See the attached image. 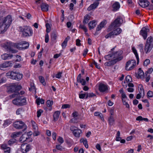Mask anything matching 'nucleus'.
I'll list each match as a JSON object with an SVG mask.
<instances>
[{
	"instance_id": "f257e3e1",
	"label": "nucleus",
	"mask_w": 153,
	"mask_h": 153,
	"mask_svg": "<svg viewBox=\"0 0 153 153\" xmlns=\"http://www.w3.org/2000/svg\"><path fill=\"white\" fill-rule=\"evenodd\" d=\"M122 53L123 51H122L119 50L114 52L111 54L106 56H105V58L106 60H108L113 59L117 62L123 59Z\"/></svg>"
},
{
	"instance_id": "f03ea898",
	"label": "nucleus",
	"mask_w": 153,
	"mask_h": 153,
	"mask_svg": "<svg viewBox=\"0 0 153 153\" xmlns=\"http://www.w3.org/2000/svg\"><path fill=\"white\" fill-rule=\"evenodd\" d=\"M6 76L8 78L17 80H19L22 78L23 75L19 73L9 71L6 74Z\"/></svg>"
},
{
	"instance_id": "7ed1b4c3",
	"label": "nucleus",
	"mask_w": 153,
	"mask_h": 153,
	"mask_svg": "<svg viewBox=\"0 0 153 153\" xmlns=\"http://www.w3.org/2000/svg\"><path fill=\"white\" fill-rule=\"evenodd\" d=\"M115 27H111V31L105 36L106 39L111 38L114 36H117L120 34L122 32L121 29L118 27L117 28H114Z\"/></svg>"
},
{
	"instance_id": "20e7f679",
	"label": "nucleus",
	"mask_w": 153,
	"mask_h": 153,
	"mask_svg": "<svg viewBox=\"0 0 153 153\" xmlns=\"http://www.w3.org/2000/svg\"><path fill=\"white\" fill-rule=\"evenodd\" d=\"M21 32L22 33V35L24 37L31 36L33 33V30L29 27L25 26L23 27H19Z\"/></svg>"
},
{
	"instance_id": "39448f33",
	"label": "nucleus",
	"mask_w": 153,
	"mask_h": 153,
	"mask_svg": "<svg viewBox=\"0 0 153 153\" xmlns=\"http://www.w3.org/2000/svg\"><path fill=\"white\" fill-rule=\"evenodd\" d=\"M152 38L151 36L149 37L147 39L145 47V51L146 53L149 52L153 47V44L152 43Z\"/></svg>"
},
{
	"instance_id": "423d86ee",
	"label": "nucleus",
	"mask_w": 153,
	"mask_h": 153,
	"mask_svg": "<svg viewBox=\"0 0 153 153\" xmlns=\"http://www.w3.org/2000/svg\"><path fill=\"white\" fill-rule=\"evenodd\" d=\"M123 22V19L120 17H118L117 19H115L114 22H113L111 24V25L108 29L107 30V32H110V31L111 30V27H119Z\"/></svg>"
},
{
	"instance_id": "0eeeda50",
	"label": "nucleus",
	"mask_w": 153,
	"mask_h": 153,
	"mask_svg": "<svg viewBox=\"0 0 153 153\" xmlns=\"http://www.w3.org/2000/svg\"><path fill=\"white\" fill-rule=\"evenodd\" d=\"M21 88L22 87L20 85L15 83H12L8 87L7 90L8 92L11 93L16 91L20 90Z\"/></svg>"
},
{
	"instance_id": "6e6552de",
	"label": "nucleus",
	"mask_w": 153,
	"mask_h": 153,
	"mask_svg": "<svg viewBox=\"0 0 153 153\" xmlns=\"http://www.w3.org/2000/svg\"><path fill=\"white\" fill-rule=\"evenodd\" d=\"M13 19L10 15H8L3 18L1 22L10 27L12 24Z\"/></svg>"
},
{
	"instance_id": "1a4fd4ad",
	"label": "nucleus",
	"mask_w": 153,
	"mask_h": 153,
	"mask_svg": "<svg viewBox=\"0 0 153 153\" xmlns=\"http://www.w3.org/2000/svg\"><path fill=\"white\" fill-rule=\"evenodd\" d=\"M136 65V62L134 60H130L127 61L126 64L125 69L127 71H130L133 69Z\"/></svg>"
},
{
	"instance_id": "9d476101",
	"label": "nucleus",
	"mask_w": 153,
	"mask_h": 153,
	"mask_svg": "<svg viewBox=\"0 0 153 153\" xmlns=\"http://www.w3.org/2000/svg\"><path fill=\"white\" fill-rule=\"evenodd\" d=\"M12 45L14 46V47L20 50L23 49H26L29 46L28 43L25 42L23 43H17L16 44H12Z\"/></svg>"
},
{
	"instance_id": "9b49d317",
	"label": "nucleus",
	"mask_w": 153,
	"mask_h": 153,
	"mask_svg": "<svg viewBox=\"0 0 153 153\" xmlns=\"http://www.w3.org/2000/svg\"><path fill=\"white\" fill-rule=\"evenodd\" d=\"M31 149V146L30 145L23 143L21 146V151L22 153H27Z\"/></svg>"
},
{
	"instance_id": "f8f14e48",
	"label": "nucleus",
	"mask_w": 153,
	"mask_h": 153,
	"mask_svg": "<svg viewBox=\"0 0 153 153\" xmlns=\"http://www.w3.org/2000/svg\"><path fill=\"white\" fill-rule=\"evenodd\" d=\"M149 31V29L145 27H143L140 31V34L143 37L144 39H146L147 36V33Z\"/></svg>"
},
{
	"instance_id": "ddd939ff",
	"label": "nucleus",
	"mask_w": 153,
	"mask_h": 153,
	"mask_svg": "<svg viewBox=\"0 0 153 153\" xmlns=\"http://www.w3.org/2000/svg\"><path fill=\"white\" fill-rule=\"evenodd\" d=\"M71 129L72 131L74 136L77 137H79L80 134L82 132V131L80 129H78L74 127H71Z\"/></svg>"
},
{
	"instance_id": "4468645a",
	"label": "nucleus",
	"mask_w": 153,
	"mask_h": 153,
	"mask_svg": "<svg viewBox=\"0 0 153 153\" xmlns=\"http://www.w3.org/2000/svg\"><path fill=\"white\" fill-rule=\"evenodd\" d=\"M98 89L101 92H105L108 90V85L103 83H100L98 86Z\"/></svg>"
},
{
	"instance_id": "2eb2a0df",
	"label": "nucleus",
	"mask_w": 153,
	"mask_h": 153,
	"mask_svg": "<svg viewBox=\"0 0 153 153\" xmlns=\"http://www.w3.org/2000/svg\"><path fill=\"white\" fill-rule=\"evenodd\" d=\"M9 27L5 24L3 23L0 21V34L4 33L8 28Z\"/></svg>"
},
{
	"instance_id": "dca6fc26",
	"label": "nucleus",
	"mask_w": 153,
	"mask_h": 153,
	"mask_svg": "<svg viewBox=\"0 0 153 153\" xmlns=\"http://www.w3.org/2000/svg\"><path fill=\"white\" fill-rule=\"evenodd\" d=\"M24 125V123L21 121H16L13 123L14 127L17 129L22 128Z\"/></svg>"
},
{
	"instance_id": "f3484780",
	"label": "nucleus",
	"mask_w": 153,
	"mask_h": 153,
	"mask_svg": "<svg viewBox=\"0 0 153 153\" xmlns=\"http://www.w3.org/2000/svg\"><path fill=\"white\" fill-rule=\"evenodd\" d=\"M139 88H140L139 93L136 96V98L138 99H140L141 96H143L144 95V91L143 86L141 85H140Z\"/></svg>"
},
{
	"instance_id": "a211bd4d",
	"label": "nucleus",
	"mask_w": 153,
	"mask_h": 153,
	"mask_svg": "<svg viewBox=\"0 0 153 153\" xmlns=\"http://www.w3.org/2000/svg\"><path fill=\"white\" fill-rule=\"evenodd\" d=\"M12 64L13 63L11 61L6 62L0 65V69L3 70L4 68L12 66Z\"/></svg>"
},
{
	"instance_id": "6ab92c4d",
	"label": "nucleus",
	"mask_w": 153,
	"mask_h": 153,
	"mask_svg": "<svg viewBox=\"0 0 153 153\" xmlns=\"http://www.w3.org/2000/svg\"><path fill=\"white\" fill-rule=\"evenodd\" d=\"M149 2L146 0H141L139 3L140 5L143 7H147L149 5Z\"/></svg>"
},
{
	"instance_id": "aec40b11",
	"label": "nucleus",
	"mask_w": 153,
	"mask_h": 153,
	"mask_svg": "<svg viewBox=\"0 0 153 153\" xmlns=\"http://www.w3.org/2000/svg\"><path fill=\"white\" fill-rule=\"evenodd\" d=\"M107 23V21L105 20H104L101 22L100 24L98 25L96 28L97 31H99L104 27Z\"/></svg>"
},
{
	"instance_id": "412c9836",
	"label": "nucleus",
	"mask_w": 153,
	"mask_h": 153,
	"mask_svg": "<svg viewBox=\"0 0 153 153\" xmlns=\"http://www.w3.org/2000/svg\"><path fill=\"white\" fill-rule=\"evenodd\" d=\"M1 147V149L4 150V153H10V148L7 147L6 144H3L2 145Z\"/></svg>"
},
{
	"instance_id": "4be33fe9",
	"label": "nucleus",
	"mask_w": 153,
	"mask_h": 153,
	"mask_svg": "<svg viewBox=\"0 0 153 153\" xmlns=\"http://www.w3.org/2000/svg\"><path fill=\"white\" fill-rule=\"evenodd\" d=\"M120 7V5L119 3L115 2L112 5V10L114 11H116L119 9Z\"/></svg>"
},
{
	"instance_id": "5701e85b",
	"label": "nucleus",
	"mask_w": 153,
	"mask_h": 153,
	"mask_svg": "<svg viewBox=\"0 0 153 153\" xmlns=\"http://www.w3.org/2000/svg\"><path fill=\"white\" fill-rule=\"evenodd\" d=\"M30 136L27 134H24L20 137V141L22 143L24 142L29 138Z\"/></svg>"
},
{
	"instance_id": "b1692460",
	"label": "nucleus",
	"mask_w": 153,
	"mask_h": 153,
	"mask_svg": "<svg viewBox=\"0 0 153 153\" xmlns=\"http://www.w3.org/2000/svg\"><path fill=\"white\" fill-rule=\"evenodd\" d=\"M98 2H95L91 4L88 8L87 10L90 11L92 10L95 9L99 5Z\"/></svg>"
},
{
	"instance_id": "393cba45",
	"label": "nucleus",
	"mask_w": 153,
	"mask_h": 153,
	"mask_svg": "<svg viewBox=\"0 0 153 153\" xmlns=\"http://www.w3.org/2000/svg\"><path fill=\"white\" fill-rule=\"evenodd\" d=\"M97 22L95 20H93L88 23V27L90 29L94 28L96 26Z\"/></svg>"
},
{
	"instance_id": "a878e982",
	"label": "nucleus",
	"mask_w": 153,
	"mask_h": 153,
	"mask_svg": "<svg viewBox=\"0 0 153 153\" xmlns=\"http://www.w3.org/2000/svg\"><path fill=\"white\" fill-rule=\"evenodd\" d=\"M13 55L7 53H5L1 55V57L2 59L4 60L9 59L13 57Z\"/></svg>"
},
{
	"instance_id": "bb28decb",
	"label": "nucleus",
	"mask_w": 153,
	"mask_h": 153,
	"mask_svg": "<svg viewBox=\"0 0 153 153\" xmlns=\"http://www.w3.org/2000/svg\"><path fill=\"white\" fill-rule=\"evenodd\" d=\"M60 114V112L58 111H56L54 113L53 117V120L54 121H56L58 120Z\"/></svg>"
},
{
	"instance_id": "cd10ccee",
	"label": "nucleus",
	"mask_w": 153,
	"mask_h": 153,
	"mask_svg": "<svg viewBox=\"0 0 153 153\" xmlns=\"http://www.w3.org/2000/svg\"><path fill=\"white\" fill-rule=\"evenodd\" d=\"M20 105H25L26 103V100L25 98L23 97H19Z\"/></svg>"
},
{
	"instance_id": "c85d7f7f",
	"label": "nucleus",
	"mask_w": 153,
	"mask_h": 153,
	"mask_svg": "<svg viewBox=\"0 0 153 153\" xmlns=\"http://www.w3.org/2000/svg\"><path fill=\"white\" fill-rule=\"evenodd\" d=\"M41 10L43 11H47L48 10V5L46 4L43 3L41 6Z\"/></svg>"
},
{
	"instance_id": "c756f323",
	"label": "nucleus",
	"mask_w": 153,
	"mask_h": 153,
	"mask_svg": "<svg viewBox=\"0 0 153 153\" xmlns=\"http://www.w3.org/2000/svg\"><path fill=\"white\" fill-rule=\"evenodd\" d=\"M70 37L68 36L65 39L63 42L62 44V46L63 48H65L67 46L68 41L70 39Z\"/></svg>"
},
{
	"instance_id": "7c9ffc66",
	"label": "nucleus",
	"mask_w": 153,
	"mask_h": 153,
	"mask_svg": "<svg viewBox=\"0 0 153 153\" xmlns=\"http://www.w3.org/2000/svg\"><path fill=\"white\" fill-rule=\"evenodd\" d=\"M4 122L3 124V126L4 127H6L12 123V121L10 119L5 120H4Z\"/></svg>"
},
{
	"instance_id": "2f4dec72",
	"label": "nucleus",
	"mask_w": 153,
	"mask_h": 153,
	"mask_svg": "<svg viewBox=\"0 0 153 153\" xmlns=\"http://www.w3.org/2000/svg\"><path fill=\"white\" fill-rule=\"evenodd\" d=\"M31 124L33 130H38V128L36 122L33 120H31Z\"/></svg>"
},
{
	"instance_id": "473e14b6",
	"label": "nucleus",
	"mask_w": 153,
	"mask_h": 153,
	"mask_svg": "<svg viewBox=\"0 0 153 153\" xmlns=\"http://www.w3.org/2000/svg\"><path fill=\"white\" fill-rule=\"evenodd\" d=\"M108 121L109 124L110 125H113L114 123L115 120L114 117L112 116H110L108 119Z\"/></svg>"
},
{
	"instance_id": "72a5a7b5",
	"label": "nucleus",
	"mask_w": 153,
	"mask_h": 153,
	"mask_svg": "<svg viewBox=\"0 0 153 153\" xmlns=\"http://www.w3.org/2000/svg\"><path fill=\"white\" fill-rule=\"evenodd\" d=\"M80 142L81 143H82L85 146V147L87 149L88 147V146L87 143V141L86 139H84L83 138H81Z\"/></svg>"
},
{
	"instance_id": "f704fd0d",
	"label": "nucleus",
	"mask_w": 153,
	"mask_h": 153,
	"mask_svg": "<svg viewBox=\"0 0 153 153\" xmlns=\"http://www.w3.org/2000/svg\"><path fill=\"white\" fill-rule=\"evenodd\" d=\"M13 104L16 105H20L19 104V97L13 99L12 101Z\"/></svg>"
},
{
	"instance_id": "c9c22d12",
	"label": "nucleus",
	"mask_w": 153,
	"mask_h": 153,
	"mask_svg": "<svg viewBox=\"0 0 153 153\" xmlns=\"http://www.w3.org/2000/svg\"><path fill=\"white\" fill-rule=\"evenodd\" d=\"M117 62L114 60H111L110 61L105 63V65L108 66H110L115 64Z\"/></svg>"
},
{
	"instance_id": "e433bc0d",
	"label": "nucleus",
	"mask_w": 153,
	"mask_h": 153,
	"mask_svg": "<svg viewBox=\"0 0 153 153\" xmlns=\"http://www.w3.org/2000/svg\"><path fill=\"white\" fill-rule=\"evenodd\" d=\"M132 50L135 56L136 57L137 60V62H138L139 60V58L137 51L134 47H132Z\"/></svg>"
},
{
	"instance_id": "4c0bfd02",
	"label": "nucleus",
	"mask_w": 153,
	"mask_h": 153,
	"mask_svg": "<svg viewBox=\"0 0 153 153\" xmlns=\"http://www.w3.org/2000/svg\"><path fill=\"white\" fill-rule=\"evenodd\" d=\"M95 116L99 117L102 120L104 121V119L102 114L99 112H96L94 113Z\"/></svg>"
},
{
	"instance_id": "58836bf2",
	"label": "nucleus",
	"mask_w": 153,
	"mask_h": 153,
	"mask_svg": "<svg viewBox=\"0 0 153 153\" xmlns=\"http://www.w3.org/2000/svg\"><path fill=\"white\" fill-rule=\"evenodd\" d=\"M90 19V17L88 15L85 16L84 17L83 21V23L84 24H85L88 23Z\"/></svg>"
},
{
	"instance_id": "ea45409f",
	"label": "nucleus",
	"mask_w": 153,
	"mask_h": 153,
	"mask_svg": "<svg viewBox=\"0 0 153 153\" xmlns=\"http://www.w3.org/2000/svg\"><path fill=\"white\" fill-rule=\"evenodd\" d=\"M36 102L38 105H39L40 103L43 104L44 103V100L42 99L38 98L36 100Z\"/></svg>"
},
{
	"instance_id": "a19ab883",
	"label": "nucleus",
	"mask_w": 153,
	"mask_h": 153,
	"mask_svg": "<svg viewBox=\"0 0 153 153\" xmlns=\"http://www.w3.org/2000/svg\"><path fill=\"white\" fill-rule=\"evenodd\" d=\"M78 114L76 112H75L73 113L72 115L74 117V118L72 119L71 120V122L72 123H76L75 121H74L75 120V117H77L78 116Z\"/></svg>"
},
{
	"instance_id": "79ce46f5",
	"label": "nucleus",
	"mask_w": 153,
	"mask_h": 153,
	"mask_svg": "<svg viewBox=\"0 0 153 153\" xmlns=\"http://www.w3.org/2000/svg\"><path fill=\"white\" fill-rule=\"evenodd\" d=\"M39 79L40 82L43 85H45L46 84L45 82L44 78L42 76H39Z\"/></svg>"
},
{
	"instance_id": "37998d69",
	"label": "nucleus",
	"mask_w": 153,
	"mask_h": 153,
	"mask_svg": "<svg viewBox=\"0 0 153 153\" xmlns=\"http://www.w3.org/2000/svg\"><path fill=\"white\" fill-rule=\"evenodd\" d=\"M79 27L80 28L83 30L86 35H88V33L87 32V29L86 27L84 25H81L79 26Z\"/></svg>"
},
{
	"instance_id": "c03bdc74",
	"label": "nucleus",
	"mask_w": 153,
	"mask_h": 153,
	"mask_svg": "<svg viewBox=\"0 0 153 153\" xmlns=\"http://www.w3.org/2000/svg\"><path fill=\"white\" fill-rule=\"evenodd\" d=\"M138 75L140 78H142L143 77L144 73L143 72L139 69V71L138 72Z\"/></svg>"
},
{
	"instance_id": "a18cd8bd",
	"label": "nucleus",
	"mask_w": 153,
	"mask_h": 153,
	"mask_svg": "<svg viewBox=\"0 0 153 153\" xmlns=\"http://www.w3.org/2000/svg\"><path fill=\"white\" fill-rule=\"evenodd\" d=\"M131 77L130 75L127 76L126 77V81L127 82H130L132 81Z\"/></svg>"
},
{
	"instance_id": "49530a36",
	"label": "nucleus",
	"mask_w": 153,
	"mask_h": 153,
	"mask_svg": "<svg viewBox=\"0 0 153 153\" xmlns=\"http://www.w3.org/2000/svg\"><path fill=\"white\" fill-rule=\"evenodd\" d=\"M122 101L123 105H125L126 108H129L130 106L129 105L125 99H122Z\"/></svg>"
},
{
	"instance_id": "de8ad7c7",
	"label": "nucleus",
	"mask_w": 153,
	"mask_h": 153,
	"mask_svg": "<svg viewBox=\"0 0 153 153\" xmlns=\"http://www.w3.org/2000/svg\"><path fill=\"white\" fill-rule=\"evenodd\" d=\"M120 132L119 131L117 132L116 135V140L117 141H120L121 139V138L120 137Z\"/></svg>"
},
{
	"instance_id": "09e8293b",
	"label": "nucleus",
	"mask_w": 153,
	"mask_h": 153,
	"mask_svg": "<svg viewBox=\"0 0 153 153\" xmlns=\"http://www.w3.org/2000/svg\"><path fill=\"white\" fill-rule=\"evenodd\" d=\"M46 32L47 33H49L51 30V26L50 25L48 24L47 23L46 24Z\"/></svg>"
},
{
	"instance_id": "8fccbe9b",
	"label": "nucleus",
	"mask_w": 153,
	"mask_h": 153,
	"mask_svg": "<svg viewBox=\"0 0 153 153\" xmlns=\"http://www.w3.org/2000/svg\"><path fill=\"white\" fill-rule=\"evenodd\" d=\"M16 142V140L14 139H12L10 140L8 142V144L9 145H11Z\"/></svg>"
},
{
	"instance_id": "3c124183",
	"label": "nucleus",
	"mask_w": 153,
	"mask_h": 153,
	"mask_svg": "<svg viewBox=\"0 0 153 153\" xmlns=\"http://www.w3.org/2000/svg\"><path fill=\"white\" fill-rule=\"evenodd\" d=\"M57 140L58 142L60 144H62L64 142V140L63 138L61 137H59L57 139Z\"/></svg>"
},
{
	"instance_id": "603ef678",
	"label": "nucleus",
	"mask_w": 153,
	"mask_h": 153,
	"mask_svg": "<svg viewBox=\"0 0 153 153\" xmlns=\"http://www.w3.org/2000/svg\"><path fill=\"white\" fill-rule=\"evenodd\" d=\"M53 101H50V100H48L47 102V106L48 107H51V106L53 104Z\"/></svg>"
},
{
	"instance_id": "864d4df0",
	"label": "nucleus",
	"mask_w": 153,
	"mask_h": 153,
	"mask_svg": "<svg viewBox=\"0 0 153 153\" xmlns=\"http://www.w3.org/2000/svg\"><path fill=\"white\" fill-rule=\"evenodd\" d=\"M23 112V110L22 108H19L16 111V114L17 115L21 114Z\"/></svg>"
},
{
	"instance_id": "5fc2aeb1",
	"label": "nucleus",
	"mask_w": 153,
	"mask_h": 153,
	"mask_svg": "<svg viewBox=\"0 0 153 153\" xmlns=\"http://www.w3.org/2000/svg\"><path fill=\"white\" fill-rule=\"evenodd\" d=\"M148 97H152L153 96V92L151 91H149L147 93Z\"/></svg>"
},
{
	"instance_id": "6e6d98bb",
	"label": "nucleus",
	"mask_w": 153,
	"mask_h": 153,
	"mask_svg": "<svg viewBox=\"0 0 153 153\" xmlns=\"http://www.w3.org/2000/svg\"><path fill=\"white\" fill-rule=\"evenodd\" d=\"M150 63V60L149 59H146L143 63V65L145 66H147Z\"/></svg>"
},
{
	"instance_id": "4d7b16f0",
	"label": "nucleus",
	"mask_w": 153,
	"mask_h": 153,
	"mask_svg": "<svg viewBox=\"0 0 153 153\" xmlns=\"http://www.w3.org/2000/svg\"><path fill=\"white\" fill-rule=\"evenodd\" d=\"M78 82L80 83L83 85H85L86 82L85 80L83 79H81L77 81Z\"/></svg>"
},
{
	"instance_id": "13d9d810",
	"label": "nucleus",
	"mask_w": 153,
	"mask_h": 153,
	"mask_svg": "<svg viewBox=\"0 0 153 153\" xmlns=\"http://www.w3.org/2000/svg\"><path fill=\"white\" fill-rule=\"evenodd\" d=\"M20 134V132H14L12 134L13 137H16L19 136Z\"/></svg>"
},
{
	"instance_id": "bf43d9fd",
	"label": "nucleus",
	"mask_w": 153,
	"mask_h": 153,
	"mask_svg": "<svg viewBox=\"0 0 153 153\" xmlns=\"http://www.w3.org/2000/svg\"><path fill=\"white\" fill-rule=\"evenodd\" d=\"M70 107V105L68 104H64L62 106V108L65 109Z\"/></svg>"
},
{
	"instance_id": "052dcab7",
	"label": "nucleus",
	"mask_w": 153,
	"mask_h": 153,
	"mask_svg": "<svg viewBox=\"0 0 153 153\" xmlns=\"http://www.w3.org/2000/svg\"><path fill=\"white\" fill-rule=\"evenodd\" d=\"M43 112V111L40 109L39 110L37 111V117H39L41 115L42 113Z\"/></svg>"
},
{
	"instance_id": "680f3d73",
	"label": "nucleus",
	"mask_w": 153,
	"mask_h": 153,
	"mask_svg": "<svg viewBox=\"0 0 153 153\" xmlns=\"http://www.w3.org/2000/svg\"><path fill=\"white\" fill-rule=\"evenodd\" d=\"M62 72H59L56 74V77L58 79L61 78L62 77Z\"/></svg>"
},
{
	"instance_id": "e2e57ef3",
	"label": "nucleus",
	"mask_w": 153,
	"mask_h": 153,
	"mask_svg": "<svg viewBox=\"0 0 153 153\" xmlns=\"http://www.w3.org/2000/svg\"><path fill=\"white\" fill-rule=\"evenodd\" d=\"M96 96V95L93 93H90L87 94V97H92Z\"/></svg>"
},
{
	"instance_id": "0e129e2a",
	"label": "nucleus",
	"mask_w": 153,
	"mask_h": 153,
	"mask_svg": "<svg viewBox=\"0 0 153 153\" xmlns=\"http://www.w3.org/2000/svg\"><path fill=\"white\" fill-rule=\"evenodd\" d=\"M34 131L33 132V135L34 136H36L39 134V132L37 130H34Z\"/></svg>"
},
{
	"instance_id": "69168bd1",
	"label": "nucleus",
	"mask_w": 153,
	"mask_h": 153,
	"mask_svg": "<svg viewBox=\"0 0 153 153\" xmlns=\"http://www.w3.org/2000/svg\"><path fill=\"white\" fill-rule=\"evenodd\" d=\"M96 148L100 152L101 151V149L100 145L99 144H97L96 146Z\"/></svg>"
},
{
	"instance_id": "338daca9",
	"label": "nucleus",
	"mask_w": 153,
	"mask_h": 153,
	"mask_svg": "<svg viewBox=\"0 0 153 153\" xmlns=\"http://www.w3.org/2000/svg\"><path fill=\"white\" fill-rule=\"evenodd\" d=\"M49 41V36L48 33H47L45 35V42L46 43L48 42Z\"/></svg>"
},
{
	"instance_id": "774afa93",
	"label": "nucleus",
	"mask_w": 153,
	"mask_h": 153,
	"mask_svg": "<svg viewBox=\"0 0 153 153\" xmlns=\"http://www.w3.org/2000/svg\"><path fill=\"white\" fill-rule=\"evenodd\" d=\"M16 57L17 59L16 60V62H19L21 60V56L19 55L16 56Z\"/></svg>"
}]
</instances>
